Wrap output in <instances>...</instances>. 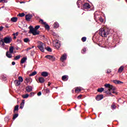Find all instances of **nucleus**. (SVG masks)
Returning <instances> with one entry per match:
<instances>
[{"label": "nucleus", "mask_w": 127, "mask_h": 127, "mask_svg": "<svg viewBox=\"0 0 127 127\" xmlns=\"http://www.w3.org/2000/svg\"><path fill=\"white\" fill-rule=\"evenodd\" d=\"M39 28H40V25H37L35 26L34 28H33V26H32V25H30L29 27V29H30V30L29 31V33H30V34H33V35H34V36L38 35H39V33H40V31H37V30L39 29Z\"/></svg>", "instance_id": "obj_1"}, {"label": "nucleus", "mask_w": 127, "mask_h": 127, "mask_svg": "<svg viewBox=\"0 0 127 127\" xmlns=\"http://www.w3.org/2000/svg\"><path fill=\"white\" fill-rule=\"evenodd\" d=\"M110 32L106 31L105 29H100L99 30V34L102 37H107L108 36V35L109 34Z\"/></svg>", "instance_id": "obj_2"}, {"label": "nucleus", "mask_w": 127, "mask_h": 127, "mask_svg": "<svg viewBox=\"0 0 127 127\" xmlns=\"http://www.w3.org/2000/svg\"><path fill=\"white\" fill-rule=\"evenodd\" d=\"M3 41H4V42L6 43V44H9V43L12 41V38L11 37L8 36L4 38Z\"/></svg>", "instance_id": "obj_3"}, {"label": "nucleus", "mask_w": 127, "mask_h": 127, "mask_svg": "<svg viewBox=\"0 0 127 127\" xmlns=\"http://www.w3.org/2000/svg\"><path fill=\"white\" fill-rule=\"evenodd\" d=\"M44 45L45 44L41 42H39V45H38L37 47L39 48L40 51H41V52H44V47H43Z\"/></svg>", "instance_id": "obj_4"}, {"label": "nucleus", "mask_w": 127, "mask_h": 127, "mask_svg": "<svg viewBox=\"0 0 127 127\" xmlns=\"http://www.w3.org/2000/svg\"><path fill=\"white\" fill-rule=\"evenodd\" d=\"M85 1V0H78L76 4L78 7V8H80V7H81V8H83V4H84V2Z\"/></svg>", "instance_id": "obj_5"}, {"label": "nucleus", "mask_w": 127, "mask_h": 127, "mask_svg": "<svg viewBox=\"0 0 127 127\" xmlns=\"http://www.w3.org/2000/svg\"><path fill=\"white\" fill-rule=\"evenodd\" d=\"M94 19H95V20H96V21H97V20H99V21H100V22H103V21H104L103 18H102L101 15H100L95 14L94 15Z\"/></svg>", "instance_id": "obj_6"}, {"label": "nucleus", "mask_w": 127, "mask_h": 127, "mask_svg": "<svg viewBox=\"0 0 127 127\" xmlns=\"http://www.w3.org/2000/svg\"><path fill=\"white\" fill-rule=\"evenodd\" d=\"M82 8L84 9H89V8H91V6H90L89 3L85 2L83 4Z\"/></svg>", "instance_id": "obj_7"}, {"label": "nucleus", "mask_w": 127, "mask_h": 127, "mask_svg": "<svg viewBox=\"0 0 127 127\" xmlns=\"http://www.w3.org/2000/svg\"><path fill=\"white\" fill-rule=\"evenodd\" d=\"M45 58L49 59L51 61H55V57L51 55H47L45 56Z\"/></svg>", "instance_id": "obj_8"}, {"label": "nucleus", "mask_w": 127, "mask_h": 127, "mask_svg": "<svg viewBox=\"0 0 127 127\" xmlns=\"http://www.w3.org/2000/svg\"><path fill=\"white\" fill-rule=\"evenodd\" d=\"M31 18H32V14H28L25 15V19L27 21H30Z\"/></svg>", "instance_id": "obj_9"}, {"label": "nucleus", "mask_w": 127, "mask_h": 127, "mask_svg": "<svg viewBox=\"0 0 127 127\" xmlns=\"http://www.w3.org/2000/svg\"><path fill=\"white\" fill-rule=\"evenodd\" d=\"M96 101H101L104 99V95L103 94L98 95L95 98Z\"/></svg>", "instance_id": "obj_10"}, {"label": "nucleus", "mask_w": 127, "mask_h": 127, "mask_svg": "<svg viewBox=\"0 0 127 127\" xmlns=\"http://www.w3.org/2000/svg\"><path fill=\"white\" fill-rule=\"evenodd\" d=\"M6 56L8 58H12V53H11L9 51H7L6 52Z\"/></svg>", "instance_id": "obj_11"}, {"label": "nucleus", "mask_w": 127, "mask_h": 127, "mask_svg": "<svg viewBox=\"0 0 127 127\" xmlns=\"http://www.w3.org/2000/svg\"><path fill=\"white\" fill-rule=\"evenodd\" d=\"M32 86L28 85L26 87V91L28 93H30V92L32 91Z\"/></svg>", "instance_id": "obj_12"}, {"label": "nucleus", "mask_w": 127, "mask_h": 127, "mask_svg": "<svg viewBox=\"0 0 127 127\" xmlns=\"http://www.w3.org/2000/svg\"><path fill=\"white\" fill-rule=\"evenodd\" d=\"M66 59H67V55L66 54H64L61 58V60L63 62L64 61V60H66Z\"/></svg>", "instance_id": "obj_13"}, {"label": "nucleus", "mask_w": 127, "mask_h": 127, "mask_svg": "<svg viewBox=\"0 0 127 127\" xmlns=\"http://www.w3.org/2000/svg\"><path fill=\"white\" fill-rule=\"evenodd\" d=\"M69 76L67 75H63L62 77V79L63 81H68Z\"/></svg>", "instance_id": "obj_14"}, {"label": "nucleus", "mask_w": 127, "mask_h": 127, "mask_svg": "<svg viewBox=\"0 0 127 127\" xmlns=\"http://www.w3.org/2000/svg\"><path fill=\"white\" fill-rule=\"evenodd\" d=\"M55 46L56 48H57V49H59L60 48L61 45H60V43H59V41H57L56 42Z\"/></svg>", "instance_id": "obj_15"}, {"label": "nucleus", "mask_w": 127, "mask_h": 127, "mask_svg": "<svg viewBox=\"0 0 127 127\" xmlns=\"http://www.w3.org/2000/svg\"><path fill=\"white\" fill-rule=\"evenodd\" d=\"M41 76L46 77L48 76V73L47 71H43L41 72Z\"/></svg>", "instance_id": "obj_16"}, {"label": "nucleus", "mask_w": 127, "mask_h": 127, "mask_svg": "<svg viewBox=\"0 0 127 127\" xmlns=\"http://www.w3.org/2000/svg\"><path fill=\"white\" fill-rule=\"evenodd\" d=\"M39 81L40 83L42 84L45 82V78H44V77H40L39 78Z\"/></svg>", "instance_id": "obj_17"}, {"label": "nucleus", "mask_w": 127, "mask_h": 127, "mask_svg": "<svg viewBox=\"0 0 127 127\" xmlns=\"http://www.w3.org/2000/svg\"><path fill=\"white\" fill-rule=\"evenodd\" d=\"M25 103V101L24 100H23L22 102L20 104L21 106H20V109H21V110L23 109V107H24Z\"/></svg>", "instance_id": "obj_18"}, {"label": "nucleus", "mask_w": 127, "mask_h": 127, "mask_svg": "<svg viewBox=\"0 0 127 127\" xmlns=\"http://www.w3.org/2000/svg\"><path fill=\"white\" fill-rule=\"evenodd\" d=\"M14 83L16 87H18L20 85V82L18 80H15Z\"/></svg>", "instance_id": "obj_19"}, {"label": "nucleus", "mask_w": 127, "mask_h": 127, "mask_svg": "<svg viewBox=\"0 0 127 127\" xmlns=\"http://www.w3.org/2000/svg\"><path fill=\"white\" fill-rule=\"evenodd\" d=\"M115 90H116V87L114 85L110 86L108 89L109 91H111V92L112 91H115Z\"/></svg>", "instance_id": "obj_20"}, {"label": "nucleus", "mask_w": 127, "mask_h": 127, "mask_svg": "<svg viewBox=\"0 0 127 127\" xmlns=\"http://www.w3.org/2000/svg\"><path fill=\"white\" fill-rule=\"evenodd\" d=\"M17 17H13L11 18V21H12V22H16V21H17Z\"/></svg>", "instance_id": "obj_21"}, {"label": "nucleus", "mask_w": 127, "mask_h": 127, "mask_svg": "<svg viewBox=\"0 0 127 127\" xmlns=\"http://www.w3.org/2000/svg\"><path fill=\"white\" fill-rule=\"evenodd\" d=\"M27 60V57H23L21 60V64H23V63H25V61Z\"/></svg>", "instance_id": "obj_22"}, {"label": "nucleus", "mask_w": 127, "mask_h": 127, "mask_svg": "<svg viewBox=\"0 0 127 127\" xmlns=\"http://www.w3.org/2000/svg\"><path fill=\"white\" fill-rule=\"evenodd\" d=\"M104 91H105V88L103 87L99 88L97 89V92L99 93H102V92H104Z\"/></svg>", "instance_id": "obj_23"}, {"label": "nucleus", "mask_w": 127, "mask_h": 127, "mask_svg": "<svg viewBox=\"0 0 127 127\" xmlns=\"http://www.w3.org/2000/svg\"><path fill=\"white\" fill-rule=\"evenodd\" d=\"M18 108H19V105H18L15 106V108L13 110V113H15V112H18Z\"/></svg>", "instance_id": "obj_24"}, {"label": "nucleus", "mask_w": 127, "mask_h": 127, "mask_svg": "<svg viewBox=\"0 0 127 127\" xmlns=\"http://www.w3.org/2000/svg\"><path fill=\"white\" fill-rule=\"evenodd\" d=\"M0 42H2V44L1 45V48H2V47H4V46H5V44H4L5 43L4 42V41L3 40V39H0Z\"/></svg>", "instance_id": "obj_25"}, {"label": "nucleus", "mask_w": 127, "mask_h": 127, "mask_svg": "<svg viewBox=\"0 0 127 127\" xmlns=\"http://www.w3.org/2000/svg\"><path fill=\"white\" fill-rule=\"evenodd\" d=\"M59 27V23L57 22H55L54 25V28H58Z\"/></svg>", "instance_id": "obj_26"}, {"label": "nucleus", "mask_w": 127, "mask_h": 127, "mask_svg": "<svg viewBox=\"0 0 127 127\" xmlns=\"http://www.w3.org/2000/svg\"><path fill=\"white\" fill-rule=\"evenodd\" d=\"M44 24L45 25V28H46V29H47V30H49L50 29V26H49V25H48V24L46 22V24Z\"/></svg>", "instance_id": "obj_27"}, {"label": "nucleus", "mask_w": 127, "mask_h": 127, "mask_svg": "<svg viewBox=\"0 0 127 127\" xmlns=\"http://www.w3.org/2000/svg\"><path fill=\"white\" fill-rule=\"evenodd\" d=\"M9 120H10V117L9 116H7L6 117L4 118V121L6 123H7Z\"/></svg>", "instance_id": "obj_28"}, {"label": "nucleus", "mask_w": 127, "mask_h": 127, "mask_svg": "<svg viewBox=\"0 0 127 127\" xmlns=\"http://www.w3.org/2000/svg\"><path fill=\"white\" fill-rule=\"evenodd\" d=\"M13 50H14V47H13V46L10 47L9 49V52H10L11 53H13Z\"/></svg>", "instance_id": "obj_29"}, {"label": "nucleus", "mask_w": 127, "mask_h": 127, "mask_svg": "<svg viewBox=\"0 0 127 127\" xmlns=\"http://www.w3.org/2000/svg\"><path fill=\"white\" fill-rule=\"evenodd\" d=\"M124 70V66H121L118 69L119 73H122Z\"/></svg>", "instance_id": "obj_30"}, {"label": "nucleus", "mask_w": 127, "mask_h": 127, "mask_svg": "<svg viewBox=\"0 0 127 127\" xmlns=\"http://www.w3.org/2000/svg\"><path fill=\"white\" fill-rule=\"evenodd\" d=\"M0 79L3 80V81H5L6 80V76L4 75H2L0 76Z\"/></svg>", "instance_id": "obj_31"}, {"label": "nucleus", "mask_w": 127, "mask_h": 127, "mask_svg": "<svg viewBox=\"0 0 127 127\" xmlns=\"http://www.w3.org/2000/svg\"><path fill=\"white\" fill-rule=\"evenodd\" d=\"M46 50H47L48 52H52V49L50 47H47L45 48Z\"/></svg>", "instance_id": "obj_32"}, {"label": "nucleus", "mask_w": 127, "mask_h": 127, "mask_svg": "<svg viewBox=\"0 0 127 127\" xmlns=\"http://www.w3.org/2000/svg\"><path fill=\"white\" fill-rule=\"evenodd\" d=\"M106 94H107V95H109V96H113V95L112 94V91L110 90L109 91H105Z\"/></svg>", "instance_id": "obj_33"}, {"label": "nucleus", "mask_w": 127, "mask_h": 127, "mask_svg": "<svg viewBox=\"0 0 127 127\" xmlns=\"http://www.w3.org/2000/svg\"><path fill=\"white\" fill-rule=\"evenodd\" d=\"M28 97H29V94H26L25 95L22 96V97L23 98V99H27Z\"/></svg>", "instance_id": "obj_34"}, {"label": "nucleus", "mask_w": 127, "mask_h": 127, "mask_svg": "<svg viewBox=\"0 0 127 127\" xmlns=\"http://www.w3.org/2000/svg\"><path fill=\"white\" fill-rule=\"evenodd\" d=\"M36 74H37V72H36V71H34L32 73H30L29 74V76H30V77H31L32 76H34V75H36Z\"/></svg>", "instance_id": "obj_35"}, {"label": "nucleus", "mask_w": 127, "mask_h": 127, "mask_svg": "<svg viewBox=\"0 0 127 127\" xmlns=\"http://www.w3.org/2000/svg\"><path fill=\"white\" fill-rule=\"evenodd\" d=\"M25 15L24 13H20L18 14V16H20V17H23Z\"/></svg>", "instance_id": "obj_36"}, {"label": "nucleus", "mask_w": 127, "mask_h": 127, "mask_svg": "<svg viewBox=\"0 0 127 127\" xmlns=\"http://www.w3.org/2000/svg\"><path fill=\"white\" fill-rule=\"evenodd\" d=\"M18 117V114H15L13 116V121H14V120H15V119H16V118H17Z\"/></svg>", "instance_id": "obj_37"}, {"label": "nucleus", "mask_w": 127, "mask_h": 127, "mask_svg": "<svg viewBox=\"0 0 127 127\" xmlns=\"http://www.w3.org/2000/svg\"><path fill=\"white\" fill-rule=\"evenodd\" d=\"M19 80L18 81L22 83V82H23V78H22V76H19L18 77Z\"/></svg>", "instance_id": "obj_38"}, {"label": "nucleus", "mask_w": 127, "mask_h": 127, "mask_svg": "<svg viewBox=\"0 0 127 127\" xmlns=\"http://www.w3.org/2000/svg\"><path fill=\"white\" fill-rule=\"evenodd\" d=\"M75 92L76 93H79V92H81V89L79 88V87H76L75 88Z\"/></svg>", "instance_id": "obj_39"}, {"label": "nucleus", "mask_w": 127, "mask_h": 127, "mask_svg": "<svg viewBox=\"0 0 127 127\" xmlns=\"http://www.w3.org/2000/svg\"><path fill=\"white\" fill-rule=\"evenodd\" d=\"M20 59V55H18L14 58V60H18V59Z\"/></svg>", "instance_id": "obj_40"}, {"label": "nucleus", "mask_w": 127, "mask_h": 127, "mask_svg": "<svg viewBox=\"0 0 127 127\" xmlns=\"http://www.w3.org/2000/svg\"><path fill=\"white\" fill-rule=\"evenodd\" d=\"M111 84H105V85H104V86L105 87V88H109V89H110V87H111Z\"/></svg>", "instance_id": "obj_41"}, {"label": "nucleus", "mask_w": 127, "mask_h": 127, "mask_svg": "<svg viewBox=\"0 0 127 127\" xmlns=\"http://www.w3.org/2000/svg\"><path fill=\"white\" fill-rule=\"evenodd\" d=\"M25 81H26L27 83H29L30 81H31V78H26Z\"/></svg>", "instance_id": "obj_42"}, {"label": "nucleus", "mask_w": 127, "mask_h": 127, "mask_svg": "<svg viewBox=\"0 0 127 127\" xmlns=\"http://www.w3.org/2000/svg\"><path fill=\"white\" fill-rule=\"evenodd\" d=\"M81 40L83 42H85L86 41V40H87V38L86 37H83L81 38Z\"/></svg>", "instance_id": "obj_43"}, {"label": "nucleus", "mask_w": 127, "mask_h": 127, "mask_svg": "<svg viewBox=\"0 0 127 127\" xmlns=\"http://www.w3.org/2000/svg\"><path fill=\"white\" fill-rule=\"evenodd\" d=\"M81 53H82V54H85L86 53V48H84L82 49V50L81 51Z\"/></svg>", "instance_id": "obj_44"}, {"label": "nucleus", "mask_w": 127, "mask_h": 127, "mask_svg": "<svg viewBox=\"0 0 127 127\" xmlns=\"http://www.w3.org/2000/svg\"><path fill=\"white\" fill-rule=\"evenodd\" d=\"M28 41H29V39H28L27 38L24 39V42L27 43V42H28Z\"/></svg>", "instance_id": "obj_45"}, {"label": "nucleus", "mask_w": 127, "mask_h": 127, "mask_svg": "<svg viewBox=\"0 0 127 127\" xmlns=\"http://www.w3.org/2000/svg\"><path fill=\"white\" fill-rule=\"evenodd\" d=\"M45 91L46 92V94H49V93H50V90H49L48 88L45 89Z\"/></svg>", "instance_id": "obj_46"}, {"label": "nucleus", "mask_w": 127, "mask_h": 127, "mask_svg": "<svg viewBox=\"0 0 127 127\" xmlns=\"http://www.w3.org/2000/svg\"><path fill=\"white\" fill-rule=\"evenodd\" d=\"M111 108L113 109V110H116V109L117 108V107L116 106V105H113L111 106Z\"/></svg>", "instance_id": "obj_47"}, {"label": "nucleus", "mask_w": 127, "mask_h": 127, "mask_svg": "<svg viewBox=\"0 0 127 127\" xmlns=\"http://www.w3.org/2000/svg\"><path fill=\"white\" fill-rule=\"evenodd\" d=\"M124 84V82H123V81H121L120 80H118L117 84Z\"/></svg>", "instance_id": "obj_48"}, {"label": "nucleus", "mask_w": 127, "mask_h": 127, "mask_svg": "<svg viewBox=\"0 0 127 127\" xmlns=\"http://www.w3.org/2000/svg\"><path fill=\"white\" fill-rule=\"evenodd\" d=\"M13 36H17L18 35V32H17L16 33H14L13 34Z\"/></svg>", "instance_id": "obj_49"}, {"label": "nucleus", "mask_w": 127, "mask_h": 127, "mask_svg": "<svg viewBox=\"0 0 127 127\" xmlns=\"http://www.w3.org/2000/svg\"><path fill=\"white\" fill-rule=\"evenodd\" d=\"M40 21L42 22V24H46V22H44L43 19H40Z\"/></svg>", "instance_id": "obj_50"}, {"label": "nucleus", "mask_w": 127, "mask_h": 127, "mask_svg": "<svg viewBox=\"0 0 127 127\" xmlns=\"http://www.w3.org/2000/svg\"><path fill=\"white\" fill-rule=\"evenodd\" d=\"M34 96V92H31L30 94V97H33Z\"/></svg>", "instance_id": "obj_51"}, {"label": "nucleus", "mask_w": 127, "mask_h": 127, "mask_svg": "<svg viewBox=\"0 0 127 127\" xmlns=\"http://www.w3.org/2000/svg\"><path fill=\"white\" fill-rule=\"evenodd\" d=\"M35 53V52H34V51H33L31 52V56H33V55H34Z\"/></svg>", "instance_id": "obj_52"}, {"label": "nucleus", "mask_w": 127, "mask_h": 127, "mask_svg": "<svg viewBox=\"0 0 127 127\" xmlns=\"http://www.w3.org/2000/svg\"><path fill=\"white\" fill-rule=\"evenodd\" d=\"M113 82L116 84H118V80H113Z\"/></svg>", "instance_id": "obj_53"}, {"label": "nucleus", "mask_w": 127, "mask_h": 127, "mask_svg": "<svg viewBox=\"0 0 127 127\" xmlns=\"http://www.w3.org/2000/svg\"><path fill=\"white\" fill-rule=\"evenodd\" d=\"M81 98H82V95H79L77 96V99H78V100L81 99Z\"/></svg>", "instance_id": "obj_54"}, {"label": "nucleus", "mask_w": 127, "mask_h": 127, "mask_svg": "<svg viewBox=\"0 0 127 127\" xmlns=\"http://www.w3.org/2000/svg\"><path fill=\"white\" fill-rule=\"evenodd\" d=\"M111 72H112V70L111 69H107V74H110V73H111Z\"/></svg>", "instance_id": "obj_55"}, {"label": "nucleus", "mask_w": 127, "mask_h": 127, "mask_svg": "<svg viewBox=\"0 0 127 127\" xmlns=\"http://www.w3.org/2000/svg\"><path fill=\"white\" fill-rule=\"evenodd\" d=\"M17 42H18V43H21V42H22V41H21V40L18 39L17 40Z\"/></svg>", "instance_id": "obj_56"}, {"label": "nucleus", "mask_w": 127, "mask_h": 127, "mask_svg": "<svg viewBox=\"0 0 127 127\" xmlns=\"http://www.w3.org/2000/svg\"><path fill=\"white\" fill-rule=\"evenodd\" d=\"M2 48H3V49H5V50H7L8 49V48H7V47H3Z\"/></svg>", "instance_id": "obj_57"}, {"label": "nucleus", "mask_w": 127, "mask_h": 127, "mask_svg": "<svg viewBox=\"0 0 127 127\" xmlns=\"http://www.w3.org/2000/svg\"><path fill=\"white\" fill-rule=\"evenodd\" d=\"M41 95H42V93H41V91H40L38 93L37 96H38L39 97V96H40Z\"/></svg>", "instance_id": "obj_58"}, {"label": "nucleus", "mask_w": 127, "mask_h": 127, "mask_svg": "<svg viewBox=\"0 0 127 127\" xmlns=\"http://www.w3.org/2000/svg\"><path fill=\"white\" fill-rule=\"evenodd\" d=\"M3 29V27L2 26H0V31H1Z\"/></svg>", "instance_id": "obj_59"}, {"label": "nucleus", "mask_w": 127, "mask_h": 127, "mask_svg": "<svg viewBox=\"0 0 127 127\" xmlns=\"http://www.w3.org/2000/svg\"><path fill=\"white\" fill-rule=\"evenodd\" d=\"M3 1H4V2H7V1H5V0H0V2H2Z\"/></svg>", "instance_id": "obj_60"}, {"label": "nucleus", "mask_w": 127, "mask_h": 127, "mask_svg": "<svg viewBox=\"0 0 127 127\" xmlns=\"http://www.w3.org/2000/svg\"><path fill=\"white\" fill-rule=\"evenodd\" d=\"M12 65H13V66H14V65H15V62H12Z\"/></svg>", "instance_id": "obj_61"}, {"label": "nucleus", "mask_w": 127, "mask_h": 127, "mask_svg": "<svg viewBox=\"0 0 127 127\" xmlns=\"http://www.w3.org/2000/svg\"><path fill=\"white\" fill-rule=\"evenodd\" d=\"M113 94H118L115 90L112 91Z\"/></svg>", "instance_id": "obj_62"}, {"label": "nucleus", "mask_w": 127, "mask_h": 127, "mask_svg": "<svg viewBox=\"0 0 127 127\" xmlns=\"http://www.w3.org/2000/svg\"><path fill=\"white\" fill-rule=\"evenodd\" d=\"M30 49H31V48H28L27 49V51H29V50H30Z\"/></svg>", "instance_id": "obj_63"}, {"label": "nucleus", "mask_w": 127, "mask_h": 127, "mask_svg": "<svg viewBox=\"0 0 127 127\" xmlns=\"http://www.w3.org/2000/svg\"><path fill=\"white\" fill-rule=\"evenodd\" d=\"M50 85H51V83L49 82V83H48V86H50Z\"/></svg>", "instance_id": "obj_64"}]
</instances>
